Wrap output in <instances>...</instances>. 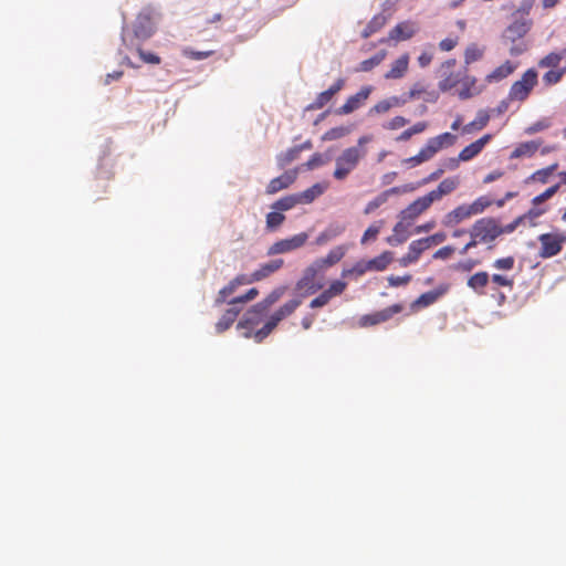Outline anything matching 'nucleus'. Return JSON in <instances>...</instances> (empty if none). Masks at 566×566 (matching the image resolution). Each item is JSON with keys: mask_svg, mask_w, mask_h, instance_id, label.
Instances as JSON below:
<instances>
[{"mask_svg": "<svg viewBox=\"0 0 566 566\" xmlns=\"http://www.w3.org/2000/svg\"><path fill=\"white\" fill-rule=\"evenodd\" d=\"M448 291V286H439L433 291L426 292L421 294L413 303V305L418 306H429L438 301L446 292Z\"/></svg>", "mask_w": 566, "mask_h": 566, "instance_id": "nucleus-27", "label": "nucleus"}, {"mask_svg": "<svg viewBox=\"0 0 566 566\" xmlns=\"http://www.w3.org/2000/svg\"><path fill=\"white\" fill-rule=\"evenodd\" d=\"M471 216H473V213L472 210L470 209V205H461L447 214L446 218L448 220L446 221V224L459 223Z\"/></svg>", "mask_w": 566, "mask_h": 566, "instance_id": "nucleus-33", "label": "nucleus"}, {"mask_svg": "<svg viewBox=\"0 0 566 566\" xmlns=\"http://www.w3.org/2000/svg\"><path fill=\"white\" fill-rule=\"evenodd\" d=\"M462 74H463V71H460L458 73L443 72L442 80L439 82V90L441 92L450 91L451 88H453L455 85H458L460 83Z\"/></svg>", "mask_w": 566, "mask_h": 566, "instance_id": "nucleus-34", "label": "nucleus"}, {"mask_svg": "<svg viewBox=\"0 0 566 566\" xmlns=\"http://www.w3.org/2000/svg\"><path fill=\"white\" fill-rule=\"evenodd\" d=\"M384 226V221L379 220L370 224L367 230L364 232L360 243L366 244L369 240H375L379 234L381 228Z\"/></svg>", "mask_w": 566, "mask_h": 566, "instance_id": "nucleus-48", "label": "nucleus"}, {"mask_svg": "<svg viewBox=\"0 0 566 566\" xmlns=\"http://www.w3.org/2000/svg\"><path fill=\"white\" fill-rule=\"evenodd\" d=\"M422 97L427 103H436L439 99V93L436 90L428 91L426 85L418 82L413 84L408 94L402 97L401 103H407L409 99Z\"/></svg>", "mask_w": 566, "mask_h": 566, "instance_id": "nucleus-14", "label": "nucleus"}, {"mask_svg": "<svg viewBox=\"0 0 566 566\" xmlns=\"http://www.w3.org/2000/svg\"><path fill=\"white\" fill-rule=\"evenodd\" d=\"M426 250L427 249L420 239L412 241L409 244L407 254L400 259V264L402 266H408L409 264L417 262L422 252Z\"/></svg>", "mask_w": 566, "mask_h": 566, "instance_id": "nucleus-25", "label": "nucleus"}, {"mask_svg": "<svg viewBox=\"0 0 566 566\" xmlns=\"http://www.w3.org/2000/svg\"><path fill=\"white\" fill-rule=\"evenodd\" d=\"M460 83L462 85L458 92L460 99H468L479 94V91L475 88L476 78L467 74V67L463 70Z\"/></svg>", "mask_w": 566, "mask_h": 566, "instance_id": "nucleus-23", "label": "nucleus"}, {"mask_svg": "<svg viewBox=\"0 0 566 566\" xmlns=\"http://www.w3.org/2000/svg\"><path fill=\"white\" fill-rule=\"evenodd\" d=\"M307 239L308 234L306 232H301L291 238L279 240L268 249V255H276L295 251L302 248L306 243Z\"/></svg>", "mask_w": 566, "mask_h": 566, "instance_id": "nucleus-6", "label": "nucleus"}, {"mask_svg": "<svg viewBox=\"0 0 566 566\" xmlns=\"http://www.w3.org/2000/svg\"><path fill=\"white\" fill-rule=\"evenodd\" d=\"M408 189L407 188H401V187H392L390 189H387L385 191H382L381 193H379L377 197H375L373 200H370L366 207H365V210H364V213L365 214H369L371 212H374L376 209H378L380 206H382L384 203H386L389 199L390 196L392 195H399L401 192H405L407 191Z\"/></svg>", "mask_w": 566, "mask_h": 566, "instance_id": "nucleus-17", "label": "nucleus"}, {"mask_svg": "<svg viewBox=\"0 0 566 566\" xmlns=\"http://www.w3.org/2000/svg\"><path fill=\"white\" fill-rule=\"evenodd\" d=\"M323 272V269L318 265L316 261H314L311 265H308L303 273V276L298 280L296 287L297 290L306 289L310 293H315L319 289H322V284H315V277L318 273Z\"/></svg>", "mask_w": 566, "mask_h": 566, "instance_id": "nucleus-12", "label": "nucleus"}, {"mask_svg": "<svg viewBox=\"0 0 566 566\" xmlns=\"http://www.w3.org/2000/svg\"><path fill=\"white\" fill-rule=\"evenodd\" d=\"M349 133V129L344 126L333 127L324 133L322 136L323 140H335L346 136Z\"/></svg>", "mask_w": 566, "mask_h": 566, "instance_id": "nucleus-52", "label": "nucleus"}, {"mask_svg": "<svg viewBox=\"0 0 566 566\" xmlns=\"http://www.w3.org/2000/svg\"><path fill=\"white\" fill-rule=\"evenodd\" d=\"M301 305L300 298H293L282 305L277 311L271 315L277 323L283 318L290 316Z\"/></svg>", "mask_w": 566, "mask_h": 566, "instance_id": "nucleus-35", "label": "nucleus"}, {"mask_svg": "<svg viewBox=\"0 0 566 566\" xmlns=\"http://www.w3.org/2000/svg\"><path fill=\"white\" fill-rule=\"evenodd\" d=\"M329 160L328 157L323 156L319 153H315L311 156V158L302 165L306 170H313L325 165Z\"/></svg>", "mask_w": 566, "mask_h": 566, "instance_id": "nucleus-50", "label": "nucleus"}, {"mask_svg": "<svg viewBox=\"0 0 566 566\" xmlns=\"http://www.w3.org/2000/svg\"><path fill=\"white\" fill-rule=\"evenodd\" d=\"M277 322L271 316L266 323L263 325L262 328L258 329L254 334H253V338L255 339L256 343H261L263 342L264 338H266L271 332L277 326Z\"/></svg>", "mask_w": 566, "mask_h": 566, "instance_id": "nucleus-46", "label": "nucleus"}, {"mask_svg": "<svg viewBox=\"0 0 566 566\" xmlns=\"http://www.w3.org/2000/svg\"><path fill=\"white\" fill-rule=\"evenodd\" d=\"M524 222V217H517L515 220H513L511 223L502 226L500 220L497 219V230L499 237L506 233H512L516 230V228Z\"/></svg>", "mask_w": 566, "mask_h": 566, "instance_id": "nucleus-54", "label": "nucleus"}, {"mask_svg": "<svg viewBox=\"0 0 566 566\" xmlns=\"http://www.w3.org/2000/svg\"><path fill=\"white\" fill-rule=\"evenodd\" d=\"M422 149L431 159L441 149V144L438 139L430 138Z\"/></svg>", "mask_w": 566, "mask_h": 566, "instance_id": "nucleus-62", "label": "nucleus"}, {"mask_svg": "<svg viewBox=\"0 0 566 566\" xmlns=\"http://www.w3.org/2000/svg\"><path fill=\"white\" fill-rule=\"evenodd\" d=\"M489 281L490 275L488 272L481 271L470 276L467 284L475 293L482 295L485 293L484 287L488 285Z\"/></svg>", "mask_w": 566, "mask_h": 566, "instance_id": "nucleus-29", "label": "nucleus"}, {"mask_svg": "<svg viewBox=\"0 0 566 566\" xmlns=\"http://www.w3.org/2000/svg\"><path fill=\"white\" fill-rule=\"evenodd\" d=\"M533 25V20L525 17H512V22L503 32V40L505 42L515 43L523 39Z\"/></svg>", "mask_w": 566, "mask_h": 566, "instance_id": "nucleus-4", "label": "nucleus"}, {"mask_svg": "<svg viewBox=\"0 0 566 566\" xmlns=\"http://www.w3.org/2000/svg\"><path fill=\"white\" fill-rule=\"evenodd\" d=\"M489 120H490L489 112L485 109H480L476 114L475 119L463 126L462 133L470 134L473 130H480L488 125Z\"/></svg>", "mask_w": 566, "mask_h": 566, "instance_id": "nucleus-30", "label": "nucleus"}, {"mask_svg": "<svg viewBox=\"0 0 566 566\" xmlns=\"http://www.w3.org/2000/svg\"><path fill=\"white\" fill-rule=\"evenodd\" d=\"M460 184L458 177H450L442 180L438 188L427 193L429 198H432V202L440 200L443 196H447L454 191Z\"/></svg>", "mask_w": 566, "mask_h": 566, "instance_id": "nucleus-19", "label": "nucleus"}, {"mask_svg": "<svg viewBox=\"0 0 566 566\" xmlns=\"http://www.w3.org/2000/svg\"><path fill=\"white\" fill-rule=\"evenodd\" d=\"M347 247L346 245H337L333 248L325 258L316 259L315 261L318 265L324 270L337 264L346 254Z\"/></svg>", "mask_w": 566, "mask_h": 566, "instance_id": "nucleus-22", "label": "nucleus"}, {"mask_svg": "<svg viewBox=\"0 0 566 566\" xmlns=\"http://www.w3.org/2000/svg\"><path fill=\"white\" fill-rule=\"evenodd\" d=\"M373 92V86H363L355 95L349 96L346 102L336 109L337 115H347L358 109Z\"/></svg>", "mask_w": 566, "mask_h": 566, "instance_id": "nucleus-10", "label": "nucleus"}, {"mask_svg": "<svg viewBox=\"0 0 566 566\" xmlns=\"http://www.w3.org/2000/svg\"><path fill=\"white\" fill-rule=\"evenodd\" d=\"M373 140L371 135H364L358 138L357 145L348 147L342 151L336 158V168L334 170V178L344 180L356 167L359 161L366 157V145Z\"/></svg>", "mask_w": 566, "mask_h": 566, "instance_id": "nucleus-1", "label": "nucleus"}, {"mask_svg": "<svg viewBox=\"0 0 566 566\" xmlns=\"http://www.w3.org/2000/svg\"><path fill=\"white\" fill-rule=\"evenodd\" d=\"M565 73L566 69L551 70L544 74L543 80L546 84H556L562 80Z\"/></svg>", "mask_w": 566, "mask_h": 566, "instance_id": "nucleus-57", "label": "nucleus"}, {"mask_svg": "<svg viewBox=\"0 0 566 566\" xmlns=\"http://www.w3.org/2000/svg\"><path fill=\"white\" fill-rule=\"evenodd\" d=\"M558 168V164L555 163L546 168L538 169L533 172L530 177V180L538 181L541 184H546L551 175Z\"/></svg>", "mask_w": 566, "mask_h": 566, "instance_id": "nucleus-45", "label": "nucleus"}, {"mask_svg": "<svg viewBox=\"0 0 566 566\" xmlns=\"http://www.w3.org/2000/svg\"><path fill=\"white\" fill-rule=\"evenodd\" d=\"M392 261V252L385 251L378 256L368 260V265L371 271H384Z\"/></svg>", "mask_w": 566, "mask_h": 566, "instance_id": "nucleus-37", "label": "nucleus"}, {"mask_svg": "<svg viewBox=\"0 0 566 566\" xmlns=\"http://www.w3.org/2000/svg\"><path fill=\"white\" fill-rule=\"evenodd\" d=\"M408 227L409 224L402 220L397 222L392 229L394 234L386 239L387 243L394 247L402 244L408 239Z\"/></svg>", "mask_w": 566, "mask_h": 566, "instance_id": "nucleus-26", "label": "nucleus"}, {"mask_svg": "<svg viewBox=\"0 0 566 566\" xmlns=\"http://www.w3.org/2000/svg\"><path fill=\"white\" fill-rule=\"evenodd\" d=\"M493 201L486 197L481 196L478 199H475L471 205L470 209L472 210L473 214L482 213L486 208H489Z\"/></svg>", "mask_w": 566, "mask_h": 566, "instance_id": "nucleus-51", "label": "nucleus"}, {"mask_svg": "<svg viewBox=\"0 0 566 566\" xmlns=\"http://www.w3.org/2000/svg\"><path fill=\"white\" fill-rule=\"evenodd\" d=\"M537 83V73L535 70H527L520 81L513 83L510 88L509 99L524 101Z\"/></svg>", "mask_w": 566, "mask_h": 566, "instance_id": "nucleus-3", "label": "nucleus"}, {"mask_svg": "<svg viewBox=\"0 0 566 566\" xmlns=\"http://www.w3.org/2000/svg\"><path fill=\"white\" fill-rule=\"evenodd\" d=\"M346 84V80L343 77L337 78L334 84L326 91L321 92L313 103L308 104L306 111H317L322 109L325 105H327L333 97L344 88Z\"/></svg>", "mask_w": 566, "mask_h": 566, "instance_id": "nucleus-11", "label": "nucleus"}, {"mask_svg": "<svg viewBox=\"0 0 566 566\" xmlns=\"http://www.w3.org/2000/svg\"><path fill=\"white\" fill-rule=\"evenodd\" d=\"M346 230V226L340 222H333L328 224L324 231H322L318 237L315 239V244L324 245L327 242L336 239L340 234H343Z\"/></svg>", "mask_w": 566, "mask_h": 566, "instance_id": "nucleus-18", "label": "nucleus"}, {"mask_svg": "<svg viewBox=\"0 0 566 566\" xmlns=\"http://www.w3.org/2000/svg\"><path fill=\"white\" fill-rule=\"evenodd\" d=\"M409 57L408 55H402L397 59L392 64L390 70L386 73V78H400L403 76L408 69Z\"/></svg>", "mask_w": 566, "mask_h": 566, "instance_id": "nucleus-32", "label": "nucleus"}, {"mask_svg": "<svg viewBox=\"0 0 566 566\" xmlns=\"http://www.w3.org/2000/svg\"><path fill=\"white\" fill-rule=\"evenodd\" d=\"M245 283H247V279L244 275H240V276L235 277L233 281H231L227 286H224L219 292V295L216 298V303L222 304V303L227 302L228 298H230L233 295L235 289L239 285H244Z\"/></svg>", "mask_w": 566, "mask_h": 566, "instance_id": "nucleus-28", "label": "nucleus"}, {"mask_svg": "<svg viewBox=\"0 0 566 566\" xmlns=\"http://www.w3.org/2000/svg\"><path fill=\"white\" fill-rule=\"evenodd\" d=\"M499 232L497 219L493 217L478 219L468 230L471 245L485 244L488 250L494 249Z\"/></svg>", "mask_w": 566, "mask_h": 566, "instance_id": "nucleus-2", "label": "nucleus"}, {"mask_svg": "<svg viewBox=\"0 0 566 566\" xmlns=\"http://www.w3.org/2000/svg\"><path fill=\"white\" fill-rule=\"evenodd\" d=\"M514 66L506 61L502 65L497 66L491 74L486 76L489 82L501 81L507 77L511 73H513Z\"/></svg>", "mask_w": 566, "mask_h": 566, "instance_id": "nucleus-41", "label": "nucleus"}, {"mask_svg": "<svg viewBox=\"0 0 566 566\" xmlns=\"http://www.w3.org/2000/svg\"><path fill=\"white\" fill-rule=\"evenodd\" d=\"M230 307L227 310V312L223 314V316L219 319V322L216 324V329L218 333H222L227 331L235 321L237 316L239 315L241 308L239 307V304H243L248 302V292L240 294L238 296H234L230 298L229 301Z\"/></svg>", "mask_w": 566, "mask_h": 566, "instance_id": "nucleus-7", "label": "nucleus"}, {"mask_svg": "<svg viewBox=\"0 0 566 566\" xmlns=\"http://www.w3.org/2000/svg\"><path fill=\"white\" fill-rule=\"evenodd\" d=\"M401 101H402V98H399L396 96L388 98V99H382L369 109V115H371L374 113L375 114L387 113L392 106L402 105L403 103H401Z\"/></svg>", "mask_w": 566, "mask_h": 566, "instance_id": "nucleus-39", "label": "nucleus"}, {"mask_svg": "<svg viewBox=\"0 0 566 566\" xmlns=\"http://www.w3.org/2000/svg\"><path fill=\"white\" fill-rule=\"evenodd\" d=\"M300 154L301 153L298 151L297 146L291 147L286 151H283L277 155V157H276L277 165L281 168H284L292 161L296 160L300 157Z\"/></svg>", "mask_w": 566, "mask_h": 566, "instance_id": "nucleus-42", "label": "nucleus"}, {"mask_svg": "<svg viewBox=\"0 0 566 566\" xmlns=\"http://www.w3.org/2000/svg\"><path fill=\"white\" fill-rule=\"evenodd\" d=\"M367 271H371L369 265H368V261H359L352 269L344 270L343 271V276H346V275L352 274V273H356L357 275H363Z\"/></svg>", "mask_w": 566, "mask_h": 566, "instance_id": "nucleus-59", "label": "nucleus"}, {"mask_svg": "<svg viewBox=\"0 0 566 566\" xmlns=\"http://www.w3.org/2000/svg\"><path fill=\"white\" fill-rule=\"evenodd\" d=\"M134 36L140 41L149 39L154 34L153 22L149 17H138L133 27Z\"/></svg>", "mask_w": 566, "mask_h": 566, "instance_id": "nucleus-20", "label": "nucleus"}, {"mask_svg": "<svg viewBox=\"0 0 566 566\" xmlns=\"http://www.w3.org/2000/svg\"><path fill=\"white\" fill-rule=\"evenodd\" d=\"M484 50L480 49L475 43L470 44L464 52V62L467 65L482 59Z\"/></svg>", "mask_w": 566, "mask_h": 566, "instance_id": "nucleus-47", "label": "nucleus"}, {"mask_svg": "<svg viewBox=\"0 0 566 566\" xmlns=\"http://www.w3.org/2000/svg\"><path fill=\"white\" fill-rule=\"evenodd\" d=\"M447 239L446 233L443 232H437L432 235H429L427 238H421V242L423 243L424 248L428 250L431 245H437L442 243Z\"/></svg>", "mask_w": 566, "mask_h": 566, "instance_id": "nucleus-56", "label": "nucleus"}, {"mask_svg": "<svg viewBox=\"0 0 566 566\" xmlns=\"http://www.w3.org/2000/svg\"><path fill=\"white\" fill-rule=\"evenodd\" d=\"M284 220L285 216L281 211L273 210L266 214V229L271 232L276 231Z\"/></svg>", "mask_w": 566, "mask_h": 566, "instance_id": "nucleus-44", "label": "nucleus"}, {"mask_svg": "<svg viewBox=\"0 0 566 566\" xmlns=\"http://www.w3.org/2000/svg\"><path fill=\"white\" fill-rule=\"evenodd\" d=\"M535 3V0H522L520 3L518 9L512 13V17H525L530 14L533 6Z\"/></svg>", "mask_w": 566, "mask_h": 566, "instance_id": "nucleus-60", "label": "nucleus"}, {"mask_svg": "<svg viewBox=\"0 0 566 566\" xmlns=\"http://www.w3.org/2000/svg\"><path fill=\"white\" fill-rule=\"evenodd\" d=\"M137 52L144 63L159 64L161 62L160 57L157 54L151 52H145L142 48H137Z\"/></svg>", "mask_w": 566, "mask_h": 566, "instance_id": "nucleus-61", "label": "nucleus"}, {"mask_svg": "<svg viewBox=\"0 0 566 566\" xmlns=\"http://www.w3.org/2000/svg\"><path fill=\"white\" fill-rule=\"evenodd\" d=\"M560 184H556L549 188H547L544 192L533 198L532 202L534 206H538L544 201L552 198L559 189Z\"/></svg>", "mask_w": 566, "mask_h": 566, "instance_id": "nucleus-53", "label": "nucleus"}, {"mask_svg": "<svg viewBox=\"0 0 566 566\" xmlns=\"http://www.w3.org/2000/svg\"><path fill=\"white\" fill-rule=\"evenodd\" d=\"M285 291V286H279L274 289L262 302L250 308V314H261L266 312L271 305L276 303L284 295Z\"/></svg>", "mask_w": 566, "mask_h": 566, "instance_id": "nucleus-21", "label": "nucleus"}, {"mask_svg": "<svg viewBox=\"0 0 566 566\" xmlns=\"http://www.w3.org/2000/svg\"><path fill=\"white\" fill-rule=\"evenodd\" d=\"M411 279L412 277L410 274H406L403 276L390 275L388 277V283L390 286L397 287V286H401V285H407L411 281Z\"/></svg>", "mask_w": 566, "mask_h": 566, "instance_id": "nucleus-63", "label": "nucleus"}, {"mask_svg": "<svg viewBox=\"0 0 566 566\" xmlns=\"http://www.w3.org/2000/svg\"><path fill=\"white\" fill-rule=\"evenodd\" d=\"M325 188L321 184H315L308 189L296 193L300 205H308L324 192Z\"/></svg>", "mask_w": 566, "mask_h": 566, "instance_id": "nucleus-31", "label": "nucleus"}, {"mask_svg": "<svg viewBox=\"0 0 566 566\" xmlns=\"http://www.w3.org/2000/svg\"><path fill=\"white\" fill-rule=\"evenodd\" d=\"M491 138H492V135L486 134V135L482 136L481 138H479L478 140L471 143L470 145H468L460 151L459 159L461 161H469V160L473 159L475 156H478L482 151V149L491 140Z\"/></svg>", "mask_w": 566, "mask_h": 566, "instance_id": "nucleus-16", "label": "nucleus"}, {"mask_svg": "<svg viewBox=\"0 0 566 566\" xmlns=\"http://www.w3.org/2000/svg\"><path fill=\"white\" fill-rule=\"evenodd\" d=\"M514 264H515V259L513 256H506V258L496 259L493 262L492 266L497 270L510 271L514 268Z\"/></svg>", "mask_w": 566, "mask_h": 566, "instance_id": "nucleus-58", "label": "nucleus"}, {"mask_svg": "<svg viewBox=\"0 0 566 566\" xmlns=\"http://www.w3.org/2000/svg\"><path fill=\"white\" fill-rule=\"evenodd\" d=\"M416 33L415 27L410 22H401L398 23L391 31L389 32L388 40L394 41H405L413 36Z\"/></svg>", "mask_w": 566, "mask_h": 566, "instance_id": "nucleus-24", "label": "nucleus"}, {"mask_svg": "<svg viewBox=\"0 0 566 566\" xmlns=\"http://www.w3.org/2000/svg\"><path fill=\"white\" fill-rule=\"evenodd\" d=\"M284 264L282 259H273L265 263L260 264L259 269H256L252 274H250V282L261 281L265 277H269L276 271H279Z\"/></svg>", "mask_w": 566, "mask_h": 566, "instance_id": "nucleus-15", "label": "nucleus"}, {"mask_svg": "<svg viewBox=\"0 0 566 566\" xmlns=\"http://www.w3.org/2000/svg\"><path fill=\"white\" fill-rule=\"evenodd\" d=\"M347 283L340 280H336L331 283L328 289H326L324 292L328 295V297L332 300L334 296H337L344 292L346 289Z\"/></svg>", "mask_w": 566, "mask_h": 566, "instance_id": "nucleus-55", "label": "nucleus"}, {"mask_svg": "<svg viewBox=\"0 0 566 566\" xmlns=\"http://www.w3.org/2000/svg\"><path fill=\"white\" fill-rule=\"evenodd\" d=\"M387 22V18L384 15V14H376L369 22H368V25L370 27V29L374 30V32L376 33L377 31H379Z\"/></svg>", "mask_w": 566, "mask_h": 566, "instance_id": "nucleus-64", "label": "nucleus"}, {"mask_svg": "<svg viewBox=\"0 0 566 566\" xmlns=\"http://www.w3.org/2000/svg\"><path fill=\"white\" fill-rule=\"evenodd\" d=\"M385 56H386L385 51H380V52L376 53L370 59H367V60H364L363 62H360L357 71H359V72L371 71L374 67H376L384 61Z\"/></svg>", "mask_w": 566, "mask_h": 566, "instance_id": "nucleus-43", "label": "nucleus"}, {"mask_svg": "<svg viewBox=\"0 0 566 566\" xmlns=\"http://www.w3.org/2000/svg\"><path fill=\"white\" fill-rule=\"evenodd\" d=\"M541 250L538 255L542 259H549L557 255L565 243V235L558 233H543L538 237Z\"/></svg>", "mask_w": 566, "mask_h": 566, "instance_id": "nucleus-5", "label": "nucleus"}, {"mask_svg": "<svg viewBox=\"0 0 566 566\" xmlns=\"http://www.w3.org/2000/svg\"><path fill=\"white\" fill-rule=\"evenodd\" d=\"M539 143L534 140L521 143L511 154V158L531 157L537 151Z\"/></svg>", "mask_w": 566, "mask_h": 566, "instance_id": "nucleus-36", "label": "nucleus"}, {"mask_svg": "<svg viewBox=\"0 0 566 566\" xmlns=\"http://www.w3.org/2000/svg\"><path fill=\"white\" fill-rule=\"evenodd\" d=\"M427 128V123L426 122H419V123H416L415 125H412L411 127H409L408 129L403 130L399 137L397 138V140H400V142H406L408 139L411 138V136L416 135V134H420L422 133L424 129Z\"/></svg>", "mask_w": 566, "mask_h": 566, "instance_id": "nucleus-49", "label": "nucleus"}, {"mask_svg": "<svg viewBox=\"0 0 566 566\" xmlns=\"http://www.w3.org/2000/svg\"><path fill=\"white\" fill-rule=\"evenodd\" d=\"M401 304H394L378 312L366 314L360 317L359 325L363 327L374 326L389 321L394 315L402 311Z\"/></svg>", "mask_w": 566, "mask_h": 566, "instance_id": "nucleus-8", "label": "nucleus"}, {"mask_svg": "<svg viewBox=\"0 0 566 566\" xmlns=\"http://www.w3.org/2000/svg\"><path fill=\"white\" fill-rule=\"evenodd\" d=\"M565 56L566 49H562L558 52H551L539 61L538 65L541 67H557Z\"/></svg>", "mask_w": 566, "mask_h": 566, "instance_id": "nucleus-40", "label": "nucleus"}, {"mask_svg": "<svg viewBox=\"0 0 566 566\" xmlns=\"http://www.w3.org/2000/svg\"><path fill=\"white\" fill-rule=\"evenodd\" d=\"M300 168L284 171L281 176L273 178L266 186V193L274 195L283 189L289 188L297 178Z\"/></svg>", "mask_w": 566, "mask_h": 566, "instance_id": "nucleus-13", "label": "nucleus"}, {"mask_svg": "<svg viewBox=\"0 0 566 566\" xmlns=\"http://www.w3.org/2000/svg\"><path fill=\"white\" fill-rule=\"evenodd\" d=\"M432 198H429L428 195L418 198L413 202H411L408 207L400 211L399 217L402 221L410 223L417 219L422 212H424L431 205Z\"/></svg>", "mask_w": 566, "mask_h": 566, "instance_id": "nucleus-9", "label": "nucleus"}, {"mask_svg": "<svg viewBox=\"0 0 566 566\" xmlns=\"http://www.w3.org/2000/svg\"><path fill=\"white\" fill-rule=\"evenodd\" d=\"M300 205L296 193L280 198L272 205V209L276 211H287Z\"/></svg>", "mask_w": 566, "mask_h": 566, "instance_id": "nucleus-38", "label": "nucleus"}]
</instances>
